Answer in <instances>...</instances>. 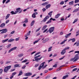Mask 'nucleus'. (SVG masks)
Wrapping results in <instances>:
<instances>
[{
	"label": "nucleus",
	"instance_id": "obj_1",
	"mask_svg": "<svg viewBox=\"0 0 79 79\" xmlns=\"http://www.w3.org/2000/svg\"><path fill=\"white\" fill-rule=\"evenodd\" d=\"M79 59V54H77L75 55V56L74 58L71 59L70 61H73V62H76L77 61V60H78Z\"/></svg>",
	"mask_w": 79,
	"mask_h": 79
},
{
	"label": "nucleus",
	"instance_id": "obj_2",
	"mask_svg": "<svg viewBox=\"0 0 79 79\" xmlns=\"http://www.w3.org/2000/svg\"><path fill=\"white\" fill-rule=\"evenodd\" d=\"M40 56H41V55H39L38 56L34 57V59H35V61H36V62H39V61H40V60H41V59H42V56H41L40 58H38Z\"/></svg>",
	"mask_w": 79,
	"mask_h": 79
},
{
	"label": "nucleus",
	"instance_id": "obj_3",
	"mask_svg": "<svg viewBox=\"0 0 79 79\" xmlns=\"http://www.w3.org/2000/svg\"><path fill=\"white\" fill-rule=\"evenodd\" d=\"M11 65H10L5 67L4 69V73H7L8 70H9V69H10L11 68Z\"/></svg>",
	"mask_w": 79,
	"mask_h": 79
},
{
	"label": "nucleus",
	"instance_id": "obj_4",
	"mask_svg": "<svg viewBox=\"0 0 79 79\" xmlns=\"http://www.w3.org/2000/svg\"><path fill=\"white\" fill-rule=\"evenodd\" d=\"M8 31L7 28H4L0 30V32H1V34H4L6 33Z\"/></svg>",
	"mask_w": 79,
	"mask_h": 79
},
{
	"label": "nucleus",
	"instance_id": "obj_5",
	"mask_svg": "<svg viewBox=\"0 0 79 79\" xmlns=\"http://www.w3.org/2000/svg\"><path fill=\"white\" fill-rule=\"evenodd\" d=\"M54 29H55V27H53L49 28V32L50 34H52V32H53L54 31Z\"/></svg>",
	"mask_w": 79,
	"mask_h": 79
},
{
	"label": "nucleus",
	"instance_id": "obj_6",
	"mask_svg": "<svg viewBox=\"0 0 79 79\" xmlns=\"http://www.w3.org/2000/svg\"><path fill=\"white\" fill-rule=\"evenodd\" d=\"M16 10H16L15 11L17 12V13H18V12H19V13H21L23 11V10H21V8L20 7L16 9Z\"/></svg>",
	"mask_w": 79,
	"mask_h": 79
},
{
	"label": "nucleus",
	"instance_id": "obj_7",
	"mask_svg": "<svg viewBox=\"0 0 79 79\" xmlns=\"http://www.w3.org/2000/svg\"><path fill=\"white\" fill-rule=\"evenodd\" d=\"M17 48V47H15L14 48H11L8 51V53H10L11 52H12V51H13V50H16Z\"/></svg>",
	"mask_w": 79,
	"mask_h": 79
},
{
	"label": "nucleus",
	"instance_id": "obj_8",
	"mask_svg": "<svg viewBox=\"0 0 79 79\" xmlns=\"http://www.w3.org/2000/svg\"><path fill=\"white\" fill-rule=\"evenodd\" d=\"M5 27V23H2L0 25V27L3 28V27Z\"/></svg>",
	"mask_w": 79,
	"mask_h": 79
},
{
	"label": "nucleus",
	"instance_id": "obj_9",
	"mask_svg": "<svg viewBox=\"0 0 79 79\" xmlns=\"http://www.w3.org/2000/svg\"><path fill=\"white\" fill-rule=\"evenodd\" d=\"M31 75H32V73H28L25 74V76H31Z\"/></svg>",
	"mask_w": 79,
	"mask_h": 79
},
{
	"label": "nucleus",
	"instance_id": "obj_10",
	"mask_svg": "<svg viewBox=\"0 0 79 79\" xmlns=\"http://www.w3.org/2000/svg\"><path fill=\"white\" fill-rule=\"evenodd\" d=\"M48 18H49V16L48 15L46 16L43 20L44 22H45L47 21V19H48Z\"/></svg>",
	"mask_w": 79,
	"mask_h": 79
},
{
	"label": "nucleus",
	"instance_id": "obj_11",
	"mask_svg": "<svg viewBox=\"0 0 79 79\" xmlns=\"http://www.w3.org/2000/svg\"><path fill=\"white\" fill-rule=\"evenodd\" d=\"M65 53H66V51H65V50L64 49H63L62 52H60L61 54L62 55H63L65 54Z\"/></svg>",
	"mask_w": 79,
	"mask_h": 79
},
{
	"label": "nucleus",
	"instance_id": "obj_12",
	"mask_svg": "<svg viewBox=\"0 0 79 79\" xmlns=\"http://www.w3.org/2000/svg\"><path fill=\"white\" fill-rule=\"evenodd\" d=\"M47 25H44L42 28V31H44V30H45V29H46V28H47Z\"/></svg>",
	"mask_w": 79,
	"mask_h": 79
},
{
	"label": "nucleus",
	"instance_id": "obj_13",
	"mask_svg": "<svg viewBox=\"0 0 79 79\" xmlns=\"http://www.w3.org/2000/svg\"><path fill=\"white\" fill-rule=\"evenodd\" d=\"M13 41H15V39H12V38H11L9 40H8V42H13Z\"/></svg>",
	"mask_w": 79,
	"mask_h": 79
},
{
	"label": "nucleus",
	"instance_id": "obj_14",
	"mask_svg": "<svg viewBox=\"0 0 79 79\" xmlns=\"http://www.w3.org/2000/svg\"><path fill=\"white\" fill-rule=\"evenodd\" d=\"M41 39H39L38 40L35 41L33 42V44L34 45L35 44H37V42H39V40H40Z\"/></svg>",
	"mask_w": 79,
	"mask_h": 79
},
{
	"label": "nucleus",
	"instance_id": "obj_15",
	"mask_svg": "<svg viewBox=\"0 0 79 79\" xmlns=\"http://www.w3.org/2000/svg\"><path fill=\"white\" fill-rule=\"evenodd\" d=\"M61 15L60 14H58L55 15V18L57 19L59 18V17Z\"/></svg>",
	"mask_w": 79,
	"mask_h": 79
},
{
	"label": "nucleus",
	"instance_id": "obj_16",
	"mask_svg": "<svg viewBox=\"0 0 79 79\" xmlns=\"http://www.w3.org/2000/svg\"><path fill=\"white\" fill-rule=\"evenodd\" d=\"M10 13L12 15H16V14L17 13V12H16V11L14 12V11H12L10 12Z\"/></svg>",
	"mask_w": 79,
	"mask_h": 79
},
{
	"label": "nucleus",
	"instance_id": "obj_17",
	"mask_svg": "<svg viewBox=\"0 0 79 79\" xmlns=\"http://www.w3.org/2000/svg\"><path fill=\"white\" fill-rule=\"evenodd\" d=\"M23 74V71L22 70H20L19 71V73L18 75V76H21Z\"/></svg>",
	"mask_w": 79,
	"mask_h": 79
},
{
	"label": "nucleus",
	"instance_id": "obj_18",
	"mask_svg": "<svg viewBox=\"0 0 79 79\" xmlns=\"http://www.w3.org/2000/svg\"><path fill=\"white\" fill-rule=\"evenodd\" d=\"M33 50V48H30L28 50H27V52H32Z\"/></svg>",
	"mask_w": 79,
	"mask_h": 79
},
{
	"label": "nucleus",
	"instance_id": "obj_19",
	"mask_svg": "<svg viewBox=\"0 0 79 79\" xmlns=\"http://www.w3.org/2000/svg\"><path fill=\"white\" fill-rule=\"evenodd\" d=\"M48 2H45L44 3H43L42 4V5L43 6H45V5H48Z\"/></svg>",
	"mask_w": 79,
	"mask_h": 79
},
{
	"label": "nucleus",
	"instance_id": "obj_20",
	"mask_svg": "<svg viewBox=\"0 0 79 79\" xmlns=\"http://www.w3.org/2000/svg\"><path fill=\"white\" fill-rule=\"evenodd\" d=\"M74 3V1H72L71 2H69V5H73Z\"/></svg>",
	"mask_w": 79,
	"mask_h": 79
},
{
	"label": "nucleus",
	"instance_id": "obj_21",
	"mask_svg": "<svg viewBox=\"0 0 79 79\" xmlns=\"http://www.w3.org/2000/svg\"><path fill=\"white\" fill-rule=\"evenodd\" d=\"M8 39H6L5 40H3L2 41V43H5V42H6L8 40Z\"/></svg>",
	"mask_w": 79,
	"mask_h": 79
},
{
	"label": "nucleus",
	"instance_id": "obj_22",
	"mask_svg": "<svg viewBox=\"0 0 79 79\" xmlns=\"http://www.w3.org/2000/svg\"><path fill=\"white\" fill-rule=\"evenodd\" d=\"M70 40H72V42H75L76 40H75V38H73V39H70L69 40V41H70Z\"/></svg>",
	"mask_w": 79,
	"mask_h": 79
},
{
	"label": "nucleus",
	"instance_id": "obj_23",
	"mask_svg": "<svg viewBox=\"0 0 79 79\" xmlns=\"http://www.w3.org/2000/svg\"><path fill=\"white\" fill-rule=\"evenodd\" d=\"M25 23H28V19L27 18H26L25 19V21L23 22Z\"/></svg>",
	"mask_w": 79,
	"mask_h": 79
},
{
	"label": "nucleus",
	"instance_id": "obj_24",
	"mask_svg": "<svg viewBox=\"0 0 79 79\" xmlns=\"http://www.w3.org/2000/svg\"><path fill=\"white\" fill-rule=\"evenodd\" d=\"M50 6L51 5L50 4H48L46 6V9H48V8H50Z\"/></svg>",
	"mask_w": 79,
	"mask_h": 79
},
{
	"label": "nucleus",
	"instance_id": "obj_25",
	"mask_svg": "<svg viewBox=\"0 0 79 79\" xmlns=\"http://www.w3.org/2000/svg\"><path fill=\"white\" fill-rule=\"evenodd\" d=\"M52 13H53V11H51L48 13V15L50 16V17H52Z\"/></svg>",
	"mask_w": 79,
	"mask_h": 79
},
{
	"label": "nucleus",
	"instance_id": "obj_26",
	"mask_svg": "<svg viewBox=\"0 0 79 79\" xmlns=\"http://www.w3.org/2000/svg\"><path fill=\"white\" fill-rule=\"evenodd\" d=\"M10 14H8L6 15V19H5L6 20L7 19H8V18L10 17Z\"/></svg>",
	"mask_w": 79,
	"mask_h": 79
},
{
	"label": "nucleus",
	"instance_id": "obj_27",
	"mask_svg": "<svg viewBox=\"0 0 79 79\" xmlns=\"http://www.w3.org/2000/svg\"><path fill=\"white\" fill-rule=\"evenodd\" d=\"M71 35V33H69V34L66 35L65 36V38H67V37H69V35Z\"/></svg>",
	"mask_w": 79,
	"mask_h": 79
},
{
	"label": "nucleus",
	"instance_id": "obj_28",
	"mask_svg": "<svg viewBox=\"0 0 79 79\" xmlns=\"http://www.w3.org/2000/svg\"><path fill=\"white\" fill-rule=\"evenodd\" d=\"M17 67H20L19 64H16L14 66V68H17Z\"/></svg>",
	"mask_w": 79,
	"mask_h": 79
},
{
	"label": "nucleus",
	"instance_id": "obj_29",
	"mask_svg": "<svg viewBox=\"0 0 79 79\" xmlns=\"http://www.w3.org/2000/svg\"><path fill=\"white\" fill-rule=\"evenodd\" d=\"M45 62L42 63L40 65V66H41L43 68V67H44V64H45Z\"/></svg>",
	"mask_w": 79,
	"mask_h": 79
},
{
	"label": "nucleus",
	"instance_id": "obj_30",
	"mask_svg": "<svg viewBox=\"0 0 79 79\" xmlns=\"http://www.w3.org/2000/svg\"><path fill=\"white\" fill-rule=\"evenodd\" d=\"M34 23H35V21L33 20L32 22L31 23V26H32L33 25H34Z\"/></svg>",
	"mask_w": 79,
	"mask_h": 79
},
{
	"label": "nucleus",
	"instance_id": "obj_31",
	"mask_svg": "<svg viewBox=\"0 0 79 79\" xmlns=\"http://www.w3.org/2000/svg\"><path fill=\"white\" fill-rule=\"evenodd\" d=\"M67 41V40H64L63 42H61V43H60V45H63V44L64 43V42H66V41Z\"/></svg>",
	"mask_w": 79,
	"mask_h": 79
},
{
	"label": "nucleus",
	"instance_id": "obj_32",
	"mask_svg": "<svg viewBox=\"0 0 79 79\" xmlns=\"http://www.w3.org/2000/svg\"><path fill=\"white\" fill-rule=\"evenodd\" d=\"M23 55L24 54H23V53H21L20 54L18 55V56H19V57H22V56H23Z\"/></svg>",
	"mask_w": 79,
	"mask_h": 79
},
{
	"label": "nucleus",
	"instance_id": "obj_33",
	"mask_svg": "<svg viewBox=\"0 0 79 79\" xmlns=\"http://www.w3.org/2000/svg\"><path fill=\"white\" fill-rule=\"evenodd\" d=\"M69 47H65L64 49L66 51V50H69Z\"/></svg>",
	"mask_w": 79,
	"mask_h": 79
},
{
	"label": "nucleus",
	"instance_id": "obj_34",
	"mask_svg": "<svg viewBox=\"0 0 79 79\" xmlns=\"http://www.w3.org/2000/svg\"><path fill=\"white\" fill-rule=\"evenodd\" d=\"M68 77V75H66L63 77L62 79H65L66 78V77Z\"/></svg>",
	"mask_w": 79,
	"mask_h": 79
},
{
	"label": "nucleus",
	"instance_id": "obj_35",
	"mask_svg": "<svg viewBox=\"0 0 79 79\" xmlns=\"http://www.w3.org/2000/svg\"><path fill=\"white\" fill-rule=\"evenodd\" d=\"M11 44H9L7 46V48H10L11 47Z\"/></svg>",
	"mask_w": 79,
	"mask_h": 79
},
{
	"label": "nucleus",
	"instance_id": "obj_36",
	"mask_svg": "<svg viewBox=\"0 0 79 79\" xmlns=\"http://www.w3.org/2000/svg\"><path fill=\"white\" fill-rule=\"evenodd\" d=\"M52 46L50 47L49 48H48V52H50L51 51H52Z\"/></svg>",
	"mask_w": 79,
	"mask_h": 79
},
{
	"label": "nucleus",
	"instance_id": "obj_37",
	"mask_svg": "<svg viewBox=\"0 0 79 79\" xmlns=\"http://www.w3.org/2000/svg\"><path fill=\"white\" fill-rule=\"evenodd\" d=\"M27 61V59H25L23 61H22L21 63H26Z\"/></svg>",
	"mask_w": 79,
	"mask_h": 79
},
{
	"label": "nucleus",
	"instance_id": "obj_38",
	"mask_svg": "<svg viewBox=\"0 0 79 79\" xmlns=\"http://www.w3.org/2000/svg\"><path fill=\"white\" fill-rule=\"evenodd\" d=\"M41 28V27L39 28L38 29H36V32H38V31H39L40 30V29Z\"/></svg>",
	"mask_w": 79,
	"mask_h": 79
},
{
	"label": "nucleus",
	"instance_id": "obj_39",
	"mask_svg": "<svg viewBox=\"0 0 79 79\" xmlns=\"http://www.w3.org/2000/svg\"><path fill=\"white\" fill-rule=\"evenodd\" d=\"M78 11V9H75L73 11V13H75V12H77Z\"/></svg>",
	"mask_w": 79,
	"mask_h": 79
},
{
	"label": "nucleus",
	"instance_id": "obj_40",
	"mask_svg": "<svg viewBox=\"0 0 79 79\" xmlns=\"http://www.w3.org/2000/svg\"><path fill=\"white\" fill-rule=\"evenodd\" d=\"M32 17L33 18H35L36 17L34 14H33L32 15Z\"/></svg>",
	"mask_w": 79,
	"mask_h": 79
},
{
	"label": "nucleus",
	"instance_id": "obj_41",
	"mask_svg": "<svg viewBox=\"0 0 79 79\" xmlns=\"http://www.w3.org/2000/svg\"><path fill=\"white\" fill-rule=\"evenodd\" d=\"M51 22H52V21L50 19V20L46 23V24H49V23H50Z\"/></svg>",
	"mask_w": 79,
	"mask_h": 79
},
{
	"label": "nucleus",
	"instance_id": "obj_42",
	"mask_svg": "<svg viewBox=\"0 0 79 79\" xmlns=\"http://www.w3.org/2000/svg\"><path fill=\"white\" fill-rule=\"evenodd\" d=\"M3 72V69H0V74H1Z\"/></svg>",
	"mask_w": 79,
	"mask_h": 79
},
{
	"label": "nucleus",
	"instance_id": "obj_43",
	"mask_svg": "<svg viewBox=\"0 0 79 79\" xmlns=\"http://www.w3.org/2000/svg\"><path fill=\"white\" fill-rule=\"evenodd\" d=\"M40 52H38L37 53H36L35 55L34 56H37V55H39V54H40Z\"/></svg>",
	"mask_w": 79,
	"mask_h": 79
},
{
	"label": "nucleus",
	"instance_id": "obj_44",
	"mask_svg": "<svg viewBox=\"0 0 79 79\" xmlns=\"http://www.w3.org/2000/svg\"><path fill=\"white\" fill-rule=\"evenodd\" d=\"M9 21H10V20H7L6 21V24H7V23H9Z\"/></svg>",
	"mask_w": 79,
	"mask_h": 79
},
{
	"label": "nucleus",
	"instance_id": "obj_45",
	"mask_svg": "<svg viewBox=\"0 0 79 79\" xmlns=\"http://www.w3.org/2000/svg\"><path fill=\"white\" fill-rule=\"evenodd\" d=\"M64 3V1H62L60 3V5H63Z\"/></svg>",
	"mask_w": 79,
	"mask_h": 79
},
{
	"label": "nucleus",
	"instance_id": "obj_46",
	"mask_svg": "<svg viewBox=\"0 0 79 79\" xmlns=\"http://www.w3.org/2000/svg\"><path fill=\"white\" fill-rule=\"evenodd\" d=\"M77 19H75L74 22H73V24H74V23H76V22H77Z\"/></svg>",
	"mask_w": 79,
	"mask_h": 79
},
{
	"label": "nucleus",
	"instance_id": "obj_47",
	"mask_svg": "<svg viewBox=\"0 0 79 79\" xmlns=\"http://www.w3.org/2000/svg\"><path fill=\"white\" fill-rule=\"evenodd\" d=\"M77 70V68H76L73 69L72 70V71H76V70Z\"/></svg>",
	"mask_w": 79,
	"mask_h": 79
},
{
	"label": "nucleus",
	"instance_id": "obj_48",
	"mask_svg": "<svg viewBox=\"0 0 79 79\" xmlns=\"http://www.w3.org/2000/svg\"><path fill=\"white\" fill-rule=\"evenodd\" d=\"M52 67H53V68H56V67H57V64H55L53 65L52 66Z\"/></svg>",
	"mask_w": 79,
	"mask_h": 79
},
{
	"label": "nucleus",
	"instance_id": "obj_49",
	"mask_svg": "<svg viewBox=\"0 0 79 79\" xmlns=\"http://www.w3.org/2000/svg\"><path fill=\"white\" fill-rule=\"evenodd\" d=\"M47 30H48V28H47L45 30H44V31H43V33H45V32H47Z\"/></svg>",
	"mask_w": 79,
	"mask_h": 79
},
{
	"label": "nucleus",
	"instance_id": "obj_50",
	"mask_svg": "<svg viewBox=\"0 0 79 79\" xmlns=\"http://www.w3.org/2000/svg\"><path fill=\"white\" fill-rule=\"evenodd\" d=\"M16 74V72H14L12 73V76H14L15 74Z\"/></svg>",
	"mask_w": 79,
	"mask_h": 79
},
{
	"label": "nucleus",
	"instance_id": "obj_51",
	"mask_svg": "<svg viewBox=\"0 0 79 79\" xmlns=\"http://www.w3.org/2000/svg\"><path fill=\"white\" fill-rule=\"evenodd\" d=\"M47 66V64L43 66V67L42 68V69H44L45 68H46Z\"/></svg>",
	"mask_w": 79,
	"mask_h": 79
},
{
	"label": "nucleus",
	"instance_id": "obj_52",
	"mask_svg": "<svg viewBox=\"0 0 79 79\" xmlns=\"http://www.w3.org/2000/svg\"><path fill=\"white\" fill-rule=\"evenodd\" d=\"M77 2H79V0H75V3H77Z\"/></svg>",
	"mask_w": 79,
	"mask_h": 79
},
{
	"label": "nucleus",
	"instance_id": "obj_53",
	"mask_svg": "<svg viewBox=\"0 0 79 79\" xmlns=\"http://www.w3.org/2000/svg\"><path fill=\"white\" fill-rule=\"evenodd\" d=\"M42 68V67L41 66H40V65L39 67L38 68V70H40Z\"/></svg>",
	"mask_w": 79,
	"mask_h": 79
},
{
	"label": "nucleus",
	"instance_id": "obj_54",
	"mask_svg": "<svg viewBox=\"0 0 79 79\" xmlns=\"http://www.w3.org/2000/svg\"><path fill=\"white\" fill-rule=\"evenodd\" d=\"M50 20H53V21H55L56 19H53L52 18H51L50 19Z\"/></svg>",
	"mask_w": 79,
	"mask_h": 79
},
{
	"label": "nucleus",
	"instance_id": "obj_55",
	"mask_svg": "<svg viewBox=\"0 0 79 79\" xmlns=\"http://www.w3.org/2000/svg\"><path fill=\"white\" fill-rule=\"evenodd\" d=\"M19 40V37L16 38L15 40L16 41H18V40Z\"/></svg>",
	"mask_w": 79,
	"mask_h": 79
},
{
	"label": "nucleus",
	"instance_id": "obj_56",
	"mask_svg": "<svg viewBox=\"0 0 79 79\" xmlns=\"http://www.w3.org/2000/svg\"><path fill=\"white\" fill-rule=\"evenodd\" d=\"M49 38H48L45 39V40H46V42H48V40H49Z\"/></svg>",
	"mask_w": 79,
	"mask_h": 79
},
{
	"label": "nucleus",
	"instance_id": "obj_57",
	"mask_svg": "<svg viewBox=\"0 0 79 79\" xmlns=\"http://www.w3.org/2000/svg\"><path fill=\"white\" fill-rule=\"evenodd\" d=\"M10 2V0H7L6 2V3L7 4L8 3H9Z\"/></svg>",
	"mask_w": 79,
	"mask_h": 79
},
{
	"label": "nucleus",
	"instance_id": "obj_58",
	"mask_svg": "<svg viewBox=\"0 0 79 79\" xmlns=\"http://www.w3.org/2000/svg\"><path fill=\"white\" fill-rule=\"evenodd\" d=\"M25 37L26 38H25V40H27L28 39V37H27V35H25Z\"/></svg>",
	"mask_w": 79,
	"mask_h": 79
},
{
	"label": "nucleus",
	"instance_id": "obj_59",
	"mask_svg": "<svg viewBox=\"0 0 79 79\" xmlns=\"http://www.w3.org/2000/svg\"><path fill=\"white\" fill-rule=\"evenodd\" d=\"M42 10L43 12H44V11H46V9L45 8H44L43 9H42Z\"/></svg>",
	"mask_w": 79,
	"mask_h": 79
},
{
	"label": "nucleus",
	"instance_id": "obj_60",
	"mask_svg": "<svg viewBox=\"0 0 79 79\" xmlns=\"http://www.w3.org/2000/svg\"><path fill=\"white\" fill-rule=\"evenodd\" d=\"M15 31H13L10 33V34H14V33H15Z\"/></svg>",
	"mask_w": 79,
	"mask_h": 79
},
{
	"label": "nucleus",
	"instance_id": "obj_61",
	"mask_svg": "<svg viewBox=\"0 0 79 79\" xmlns=\"http://www.w3.org/2000/svg\"><path fill=\"white\" fill-rule=\"evenodd\" d=\"M47 42V41H46L45 39H44L43 41V43H45V42Z\"/></svg>",
	"mask_w": 79,
	"mask_h": 79
},
{
	"label": "nucleus",
	"instance_id": "obj_62",
	"mask_svg": "<svg viewBox=\"0 0 79 79\" xmlns=\"http://www.w3.org/2000/svg\"><path fill=\"white\" fill-rule=\"evenodd\" d=\"M47 42V41H46L45 39H44L43 41V43H45V42Z\"/></svg>",
	"mask_w": 79,
	"mask_h": 79
},
{
	"label": "nucleus",
	"instance_id": "obj_63",
	"mask_svg": "<svg viewBox=\"0 0 79 79\" xmlns=\"http://www.w3.org/2000/svg\"><path fill=\"white\" fill-rule=\"evenodd\" d=\"M26 67V66L24 65L22 68V69H24Z\"/></svg>",
	"mask_w": 79,
	"mask_h": 79
},
{
	"label": "nucleus",
	"instance_id": "obj_64",
	"mask_svg": "<svg viewBox=\"0 0 79 79\" xmlns=\"http://www.w3.org/2000/svg\"><path fill=\"white\" fill-rule=\"evenodd\" d=\"M75 53H78L79 54V51H76L75 52Z\"/></svg>",
	"mask_w": 79,
	"mask_h": 79
}]
</instances>
